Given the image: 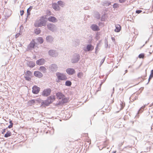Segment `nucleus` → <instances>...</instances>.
Returning a JSON list of instances; mask_svg holds the SVG:
<instances>
[{"mask_svg": "<svg viewBox=\"0 0 153 153\" xmlns=\"http://www.w3.org/2000/svg\"><path fill=\"white\" fill-rule=\"evenodd\" d=\"M105 57H104L101 60V61L100 62V66L102 65V63L104 62L105 61Z\"/></svg>", "mask_w": 153, "mask_h": 153, "instance_id": "nucleus-38", "label": "nucleus"}, {"mask_svg": "<svg viewBox=\"0 0 153 153\" xmlns=\"http://www.w3.org/2000/svg\"><path fill=\"white\" fill-rule=\"evenodd\" d=\"M21 35V34L20 33H17L15 35V37L16 38H17L20 35Z\"/></svg>", "mask_w": 153, "mask_h": 153, "instance_id": "nucleus-44", "label": "nucleus"}, {"mask_svg": "<svg viewBox=\"0 0 153 153\" xmlns=\"http://www.w3.org/2000/svg\"><path fill=\"white\" fill-rule=\"evenodd\" d=\"M39 70L43 73H46L47 70L46 68L43 66H40L39 67Z\"/></svg>", "mask_w": 153, "mask_h": 153, "instance_id": "nucleus-22", "label": "nucleus"}, {"mask_svg": "<svg viewBox=\"0 0 153 153\" xmlns=\"http://www.w3.org/2000/svg\"><path fill=\"white\" fill-rule=\"evenodd\" d=\"M127 71H128L127 70H126L125 71V73L124 74V75L125 73H127Z\"/></svg>", "mask_w": 153, "mask_h": 153, "instance_id": "nucleus-60", "label": "nucleus"}, {"mask_svg": "<svg viewBox=\"0 0 153 153\" xmlns=\"http://www.w3.org/2000/svg\"><path fill=\"white\" fill-rule=\"evenodd\" d=\"M52 7L54 9H56L58 7V5L56 3H53L52 4Z\"/></svg>", "mask_w": 153, "mask_h": 153, "instance_id": "nucleus-32", "label": "nucleus"}, {"mask_svg": "<svg viewBox=\"0 0 153 153\" xmlns=\"http://www.w3.org/2000/svg\"><path fill=\"white\" fill-rule=\"evenodd\" d=\"M94 16L97 19H100V13L97 12H96L94 13Z\"/></svg>", "mask_w": 153, "mask_h": 153, "instance_id": "nucleus-23", "label": "nucleus"}, {"mask_svg": "<svg viewBox=\"0 0 153 153\" xmlns=\"http://www.w3.org/2000/svg\"><path fill=\"white\" fill-rule=\"evenodd\" d=\"M150 74L153 76V69L151 71V73Z\"/></svg>", "mask_w": 153, "mask_h": 153, "instance_id": "nucleus-53", "label": "nucleus"}, {"mask_svg": "<svg viewBox=\"0 0 153 153\" xmlns=\"http://www.w3.org/2000/svg\"><path fill=\"white\" fill-rule=\"evenodd\" d=\"M25 80L28 81H30L31 80V78L29 76H26L25 77Z\"/></svg>", "mask_w": 153, "mask_h": 153, "instance_id": "nucleus-36", "label": "nucleus"}, {"mask_svg": "<svg viewBox=\"0 0 153 153\" xmlns=\"http://www.w3.org/2000/svg\"><path fill=\"white\" fill-rule=\"evenodd\" d=\"M105 15H103L101 18V20L102 21H104L105 20Z\"/></svg>", "mask_w": 153, "mask_h": 153, "instance_id": "nucleus-37", "label": "nucleus"}, {"mask_svg": "<svg viewBox=\"0 0 153 153\" xmlns=\"http://www.w3.org/2000/svg\"><path fill=\"white\" fill-rule=\"evenodd\" d=\"M38 42L40 44H42L44 42V40L43 38L41 37H39L37 39Z\"/></svg>", "mask_w": 153, "mask_h": 153, "instance_id": "nucleus-27", "label": "nucleus"}, {"mask_svg": "<svg viewBox=\"0 0 153 153\" xmlns=\"http://www.w3.org/2000/svg\"><path fill=\"white\" fill-rule=\"evenodd\" d=\"M9 123H10V124H11H11H12V125H13V123L12 120H10V121Z\"/></svg>", "mask_w": 153, "mask_h": 153, "instance_id": "nucleus-56", "label": "nucleus"}, {"mask_svg": "<svg viewBox=\"0 0 153 153\" xmlns=\"http://www.w3.org/2000/svg\"><path fill=\"white\" fill-rule=\"evenodd\" d=\"M48 55L51 56L56 57L58 56V53L57 51L54 50H50L48 51Z\"/></svg>", "mask_w": 153, "mask_h": 153, "instance_id": "nucleus-5", "label": "nucleus"}, {"mask_svg": "<svg viewBox=\"0 0 153 153\" xmlns=\"http://www.w3.org/2000/svg\"><path fill=\"white\" fill-rule=\"evenodd\" d=\"M137 97L135 96V97L134 98V100H136L137 99Z\"/></svg>", "mask_w": 153, "mask_h": 153, "instance_id": "nucleus-58", "label": "nucleus"}, {"mask_svg": "<svg viewBox=\"0 0 153 153\" xmlns=\"http://www.w3.org/2000/svg\"><path fill=\"white\" fill-rule=\"evenodd\" d=\"M20 13L21 16H22L23 14L24 13V10H20Z\"/></svg>", "mask_w": 153, "mask_h": 153, "instance_id": "nucleus-48", "label": "nucleus"}, {"mask_svg": "<svg viewBox=\"0 0 153 153\" xmlns=\"http://www.w3.org/2000/svg\"><path fill=\"white\" fill-rule=\"evenodd\" d=\"M66 72L69 75H72L75 73V70L72 68H69L66 70Z\"/></svg>", "mask_w": 153, "mask_h": 153, "instance_id": "nucleus-10", "label": "nucleus"}, {"mask_svg": "<svg viewBox=\"0 0 153 153\" xmlns=\"http://www.w3.org/2000/svg\"><path fill=\"white\" fill-rule=\"evenodd\" d=\"M143 88H144L143 87H141L140 89V90H141L142 91V90H143Z\"/></svg>", "mask_w": 153, "mask_h": 153, "instance_id": "nucleus-59", "label": "nucleus"}, {"mask_svg": "<svg viewBox=\"0 0 153 153\" xmlns=\"http://www.w3.org/2000/svg\"><path fill=\"white\" fill-rule=\"evenodd\" d=\"M49 68L51 72H55L57 70L58 67L56 64H53L49 66Z\"/></svg>", "mask_w": 153, "mask_h": 153, "instance_id": "nucleus-6", "label": "nucleus"}, {"mask_svg": "<svg viewBox=\"0 0 153 153\" xmlns=\"http://www.w3.org/2000/svg\"><path fill=\"white\" fill-rule=\"evenodd\" d=\"M45 62V60L43 59H40L36 61V63L37 65H40L44 64Z\"/></svg>", "mask_w": 153, "mask_h": 153, "instance_id": "nucleus-13", "label": "nucleus"}, {"mask_svg": "<svg viewBox=\"0 0 153 153\" xmlns=\"http://www.w3.org/2000/svg\"><path fill=\"white\" fill-rule=\"evenodd\" d=\"M134 94H133L132 96L130 97V100H130V102H133L134 101V100L133 99H132V97H133V96H134L133 95H134Z\"/></svg>", "mask_w": 153, "mask_h": 153, "instance_id": "nucleus-41", "label": "nucleus"}, {"mask_svg": "<svg viewBox=\"0 0 153 153\" xmlns=\"http://www.w3.org/2000/svg\"><path fill=\"white\" fill-rule=\"evenodd\" d=\"M40 88L36 85H34L32 88V92L33 94H37L40 91Z\"/></svg>", "mask_w": 153, "mask_h": 153, "instance_id": "nucleus-9", "label": "nucleus"}, {"mask_svg": "<svg viewBox=\"0 0 153 153\" xmlns=\"http://www.w3.org/2000/svg\"><path fill=\"white\" fill-rule=\"evenodd\" d=\"M152 105H153V102L151 104V105L150 106L151 107Z\"/></svg>", "mask_w": 153, "mask_h": 153, "instance_id": "nucleus-63", "label": "nucleus"}, {"mask_svg": "<svg viewBox=\"0 0 153 153\" xmlns=\"http://www.w3.org/2000/svg\"><path fill=\"white\" fill-rule=\"evenodd\" d=\"M68 101V99L65 97L61 100L59 101L58 102L59 104H63L67 102Z\"/></svg>", "mask_w": 153, "mask_h": 153, "instance_id": "nucleus-15", "label": "nucleus"}, {"mask_svg": "<svg viewBox=\"0 0 153 153\" xmlns=\"http://www.w3.org/2000/svg\"><path fill=\"white\" fill-rule=\"evenodd\" d=\"M36 101L37 102H42V100H40V99H37L36 100Z\"/></svg>", "mask_w": 153, "mask_h": 153, "instance_id": "nucleus-45", "label": "nucleus"}, {"mask_svg": "<svg viewBox=\"0 0 153 153\" xmlns=\"http://www.w3.org/2000/svg\"><path fill=\"white\" fill-rule=\"evenodd\" d=\"M144 57V54L143 53H141L138 56V57L139 58H143H143Z\"/></svg>", "mask_w": 153, "mask_h": 153, "instance_id": "nucleus-34", "label": "nucleus"}, {"mask_svg": "<svg viewBox=\"0 0 153 153\" xmlns=\"http://www.w3.org/2000/svg\"><path fill=\"white\" fill-rule=\"evenodd\" d=\"M148 11H147V12H143V13H148Z\"/></svg>", "mask_w": 153, "mask_h": 153, "instance_id": "nucleus-64", "label": "nucleus"}, {"mask_svg": "<svg viewBox=\"0 0 153 153\" xmlns=\"http://www.w3.org/2000/svg\"><path fill=\"white\" fill-rule=\"evenodd\" d=\"M27 74L28 75L30 76H31L32 74L31 72L29 71H27Z\"/></svg>", "mask_w": 153, "mask_h": 153, "instance_id": "nucleus-39", "label": "nucleus"}, {"mask_svg": "<svg viewBox=\"0 0 153 153\" xmlns=\"http://www.w3.org/2000/svg\"><path fill=\"white\" fill-rule=\"evenodd\" d=\"M48 20L51 22L55 23L57 22V19L54 17L50 16L48 18Z\"/></svg>", "mask_w": 153, "mask_h": 153, "instance_id": "nucleus-17", "label": "nucleus"}, {"mask_svg": "<svg viewBox=\"0 0 153 153\" xmlns=\"http://www.w3.org/2000/svg\"><path fill=\"white\" fill-rule=\"evenodd\" d=\"M123 143L124 142H123V143H121L120 144H119L118 145V146L119 147H120L122 145H123Z\"/></svg>", "mask_w": 153, "mask_h": 153, "instance_id": "nucleus-54", "label": "nucleus"}, {"mask_svg": "<svg viewBox=\"0 0 153 153\" xmlns=\"http://www.w3.org/2000/svg\"><path fill=\"white\" fill-rule=\"evenodd\" d=\"M80 59V56L79 54L75 53L74 54L71 60V62L72 63H77Z\"/></svg>", "mask_w": 153, "mask_h": 153, "instance_id": "nucleus-4", "label": "nucleus"}, {"mask_svg": "<svg viewBox=\"0 0 153 153\" xmlns=\"http://www.w3.org/2000/svg\"><path fill=\"white\" fill-rule=\"evenodd\" d=\"M46 22L45 19V18L42 16L40 18V19L37 20L35 22L34 25L35 27H38L42 26H45L46 25Z\"/></svg>", "mask_w": 153, "mask_h": 153, "instance_id": "nucleus-1", "label": "nucleus"}, {"mask_svg": "<svg viewBox=\"0 0 153 153\" xmlns=\"http://www.w3.org/2000/svg\"><path fill=\"white\" fill-rule=\"evenodd\" d=\"M51 91V90L50 89H46L43 91L42 95L44 97H47L50 94Z\"/></svg>", "mask_w": 153, "mask_h": 153, "instance_id": "nucleus-8", "label": "nucleus"}, {"mask_svg": "<svg viewBox=\"0 0 153 153\" xmlns=\"http://www.w3.org/2000/svg\"><path fill=\"white\" fill-rule=\"evenodd\" d=\"M102 24V23H101V22H99V24H98V25L99 26H100V25H101Z\"/></svg>", "mask_w": 153, "mask_h": 153, "instance_id": "nucleus-57", "label": "nucleus"}, {"mask_svg": "<svg viewBox=\"0 0 153 153\" xmlns=\"http://www.w3.org/2000/svg\"><path fill=\"white\" fill-rule=\"evenodd\" d=\"M132 149L131 146H128L124 147L123 149L125 151H128Z\"/></svg>", "mask_w": 153, "mask_h": 153, "instance_id": "nucleus-25", "label": "nucleus"}, {"mask_svg": "<svg viewBox=\"0 0 153 153\" xmlns=\"http://www.w3.org/2000/svg\"><path fill=\"white\" fill-rule=\"evenodd\" d=\"M7 128L5 129L4 128L2 130V134H4L5 132L6 129Z\"/></svg>", "mask_w": 153, "mask_h": 153, "instance_id": "nucleus-50", "label": "nucleus"}, {"mask_svg": "<svg viewBox=\"0 0 153 153\" xmlns=\"http://www.w3.org/2000/svg\"><path fill=\"white\" fill-rule=\"evenodd\" d=\"M57 99L59 100H62L65 95L61 92H58L56 94Z\"/></svg>", "mask_w": 153, "mask_h": 153, "instance_id": "nucleus-14", "label": "nucleus"}, {"mask_svg": "<svg viewBox=\"0 0 153 153\" xmlns=\"http://www.w3.org/2000/svg\"><path fill=\"white\" fill-rule=\"evenodd\" d=\"M12 134L11 132L10 131H8L5 134L4 137H8L11 135Z\"/></svg>", "mask_w": 153, "mask_h": 153, "instance_id": "nucleus-24", "label": "nucleus"}, {"mask_svg": "<svg viewBox=\"0 0 153 153\" xmlns=\"http://www.w3.org/2000/svg\"><path fill=\"white\" fill-rule=\"evenodd\" d=\"M32 7H30V8H28V9H27V10H29V9H32Z\"/></svg>", "mask_w": 153, "mask_h": 153, "instance_id": "nucleus-62", "label": "nucleus"}, {"mask_svg": "<svg viewBox=\"0 0 153 153\" xmlns=\"http://www.w3.org/2000/svg\"><path fill=\"white\" fill-rule=\"evenodd\" d=\"M148 104L147 105H144L143 106H142V107H141V108H140V109L139 110V112H142L143 111V110L144 108H145L146 105H148Z\"/></svg>", "mask_w": 153, "mask_h": 153, "instance_id": "nucleus-30", "label": "nucleus"}, {"mask_svg": "<svg viewBox=\"0 0 153 153\" xmlns=\"http://www.w3.org/2000/svg\"><path fill=\"white\" fill-rule=\"evenodd\" d=\"M58 4L60 6L63 7L64 6V2L61 1H59L57 2Z\"/></svg>", "mask_w": 153, "mask_h": 153, "instance_id": "nucleus-26", "label": "nucleus"}, {"mask_svg": "<svg viewBox=\"0 0 153 153\" xmlns=\"http://www.w3.org/2000/svg\"><path fill=\"white\" fill-rule=\"evenodd\" d=\"M111 39L113 42L115 41V39L114 37H111Z\"/></svg>", "mask_w": 153, "mask_h": 153, "instance_id": "nucleus-55", "label": "nucleus"}, {"mask_svg": "<svg viewBox=\"0 0 153 153\" xmlns=\"http://www.w3.org/2000/svg\"><path fill=\"white\" fill-rule=\"evenodd\" d=\"M35 100H30L28 102V103L29 104L31 105L32 104L35 103Z\"/></svg>", "mask_w": 153, "mask_h": 153, "instance_id": "nucleus-31", "label": "nucleus"}, {"mask_svg": "<svg viewBox=\"0 0 153 153\" xmlns=\"http://www.w3.org/2000/svg\"><path fill=\"white\" fill-rule=\"evenodd\" d=\"M116 29L114 30V31L115 32H119L121 29L120 26L119 25H116Z\"/></svg>", "mask_w": 153, "mask_h": 153, "instance_id": "nucleus-21", "label": "nucleus"}, {"mask_svg": "<svg viewBox=\"0 0 153 153\" xmlns=\"http://www.w3.org/2000/svg\"><path fill=\"white\" fill-rule=\"evenodd\" d=\"M35 46V45L33 43H30V47L31 48H33Z\"/></svg>", "mask_w": 153, "mask_h": 153, "instance_id": "nucleus-46", "label": "nucleus"}, {"mask_svg": "<svg viewBox=\"0 0 153 153\" xmlns=\"http://www.w3.org/2000/svg\"><path fill=\"white\" fill-rule=\"evenodd\" d=\"M34 74L36 77L39 78H40L43 76L42 74L39 71H35L34 72Z\"/></svg>", "mask_w": 153, "mask_h": 153, "instance_id": "nucleus-18", "label": "nucleus"}, {"mask_svg": "<svg viewBox=\"0 0 153 153\" xmlns=\"http://www.w3.org/2000/svg\"><path fill=\"white\" fill-rule=\"evenodd\" d=\"M105 48H107L108 47V42L106 39L105 40Z\"/></svg>", "mask_w": 153, "mask_h": 153, "instance_id": "nucleus-35", "label": "nucleus"}, {"mask_svg": "<svg viewBox=\"0 0 153 153\" xmlns=\"http://www.w3.org/2000/svg\"><path fill=\"white\" fill-rule=\"evenodd\" d=\"M56 75L58 79L57 81V82H59V80H65L67 79V76L64 74L57 72L56 73Z\"/></svg>", "mask_w": 153, "mask_h": 153, "instance_id": "nucleus-3", "label": "nucleus"}, {"mask_svg": "<svg viewBox=\"0 0 153 153\" xmlns=\"http://www.w3.org/2000/svg\"><path fill=\"white\" fill-rule=\"evenodd\" d=\"M83 74L82 73V72H79L77 75V76L79 78H81Z\"/></svg>", "mask_w": 153, "mask_h": 153, "instance_id": "nucleus-33", "label": "nucleus"}, {"mask_svg": "<svg viewBox=\"0 0 153 153\" xmlns=\"http://www.w3.org/2000/svg\"><path fill=\"white\" fill-rule=\"evenodd\" d=\"M90 27L91 29L94 31H98L100 30L99 27L96 24H92Z\"/></svg>", "mask_w": 153, "mask_h": 153, "instance_id": "nucleus-12", "label": "nucleus"}, {"mask_svg": "<svg viewBox=\"0 0 153 153\" xmlns=\"http://www.w3.org/2000/svg\"><path fill=\"white\" fill-rule=\"evenodd\" d=\"M142 12V10H136V13L139 14Z\"/></svg>", "mask_w": 153, "mask_h": 153, "instance_id": "nucleus-47", "label": "nucleus"}, {"mask_svg": "<svg viewBox=\"0 0 153 153\" xmlns=\"http://www.w3.org/2000/svg\"><path fill=\"white\" fill-rule=\"evenodd\" d=\"M27 64L28 66L31 68H33L35 65V63L32 61H28Z\"/></svg>", "mask_w": 153, "mask_h": 153, "instance_id": "nucleus-20", "label": "nucleus"}, {"mask_svg": "<svg viewBox=\"0 0 153 153\" xmlns=\"http://www.w3.org/2000/svg\"><path fill=\"white\" fill-rule=\"evenodd\" d=\"M12 13L11 10H4L3 14L5 17L8 18L11 15Z\"/></svg>", "mask_w": 153, "mask_h": 153, "instance_id": "nucleus-11", "label": "nucleus"}, {"mask_svg": "<svg viewBox=\"0 0 153 153\" xmlns=\"http://www.w3.org/2000/svg\"><path fill=\"white\" fill-rule=\"evenodd\" d=\"M55 97L54 96H51L48 97L46 100H42L41 102V105L48 106L51 103L55 100Z\"/></svg>", "mask_w": 153, "mask_h": 153, "instance_id": "nucleus-2", "label": "nucleus"}, {"mask_svg": "<svg viewBox=\"0 0 153 153\" xmlns=\"http://www.w3.org/2000/svg\"><path fill=\"white\" fill-rule=\"evenodd\" d=\"M118 6V4L116 3L114 4L113 6V7L114 8H117Z\"/></svg>", "mask_w": 153, "mask_h": 153, "instance_id": "nucleus-40", "label": "nucleus"}, {"mask_svg": "<svg viewBox=\"0 0 153 153\" xmlns=\"http://www.w3.org/2000/svg\"><path fill=\"white\" fill-rule=\"evenodd\" d=\"M126 0H119V2L120 3H123L126 1Z\"/></svg>", "mask_w": 153, "mask_h": 153, "instance_id": "nucleus-51", "label": "nucleus"}, {"mask_svg": "<svg viewBox=\"0 0 153 153\" xmlns=\"http://www.w3.org/2000/svg\"><path fill=\"white\" fill-rule=\"evenodd\" d=\"M116 153V151H113V152H112V153Z\"/></svg>", "mask_w": 153, "mask_h": 153, "instance_id": "nucleus-61", "label": "nucleus"}, {"mask_svg": "<svg viewBox=\"0 0 153 153\" xmlns=\"http://www.w3.org/2000/svg\"><path fill=\"white\" fill-rule=\"evenodd\" d=\"M47 28L52 32H54L56 30V27L53 24L49 23L47 25Z\"/></svg>", "mask_w": 153, "mask_h": 153, "instance_id": "nucleus-7", "label": "nucleus"}, {"mask_svg": "<svg viewBox=\"0 0 153 153\" xmlns=\"http://www.w3.org/2000/svg\"><path fill=\"white\" fill-rule=\"evenodd\" d=\"M98 44L97 45V47L95 48V50H96V51H95V53H97V48H98Z\"/></svg>", "mask_w": 153, "mask_h": 153, "instance_id": "nucleus-52", "label": "nucleus"}, {"mask_svg": "<svg viewBox=\"0 0 153 153\" xmlns=\"http://www.w3.org/2000/svg\"><path fill=\"white\" fill-rule=\"evenodd\" d=\"M53 38L50 35L47 36L46 37V40L48 42L52 43L53 40Z\"/></svg>", "mask_w": 153, "mask_h": 153, "instance_id": "nucleus-19", "label": "nucleus"}, {"mask_svg": "<svg viewBox=\"0 0 153 153\" xmlns=\"http://www.w3.org/2000/svg\"><path fill=\"white\" fill-rule=\"evenodd\" d=\"M94 49V47L91 44H88L86 46V49L85 51H91Z\"/></svg>", "mask_w": 153, "mask_h": 153, "instance_id": "nucleus-16", "label": "nucleus"}, {"mask_svg": "<svg viewBox=\"0 0 153 153\" xmlns=\"http://www.w3.org/2000/svg\"><path fill=\"white\" fill-rule=\"evenodd\" d=\"M71 84V82L69 80L66 81L65 82V85L67 86H70Z\"/></svg>", "mask_w": 153, "mask_h": 153, "instance_id": "nucleus-28", "label": "nucleus"}, {"mask_svg": "<svg viewBox=\"0 0 153 153\" xmlns=\"http://www.w3.org/2000/svg\"><path fill=\"white\" fill-rule=\"evenodd\" d=\"M31 10H27V18L28 17V16L30 15V12Z\"/></svg>", "mask_w": 153, "mask_h": 153, "instance_id": "nucleus-42", "label": "nucleus"}, {"mask_svg": "<svg viewBox=\"0 0 153 153\" xmlns=\"http://www.w3.org/2000/svg\"><path fill=\"white\" fill-rule=\"evenodd\" d=\"M13 125H12V124H10V125L8 126V128H12L13 126Z\"/></svg>", "mask_w": 153, "mask_h": 153, "instance_id": "nucleus-49", "label": "nucleus"}, {"mask_svg": "<svg viewBox=\"0 0 153 153\" xmlns=\"http://www.w3.org/2000/svg\"><path fill=\"white\" fill-rule=\"evenodd\" d=\"M35 33L37 34H39L41 32V30L39 28H37L34 30Z\"/></svg>", "mask_w": 153, "mask_h": 153, "instance_id": "nucleus-29", "label": "nucleus"}, {"mask_svg": "<svg viewBox=\"0 0 153 153\" xmlns=\"http://www.w3.org/2000/svg\"><path fill=\"white\" fill-rule=\"evenodd\" d=\"M153 77V76H152V75H151V74L149 76V79H148V82L147 83V84L149 83V82L150 81V79H151Z\"/></svg>", "mask_w": 153, "mask_h": 153, "instance_id": "nucleus-43", "label": "nucleus"}]
</instances>
